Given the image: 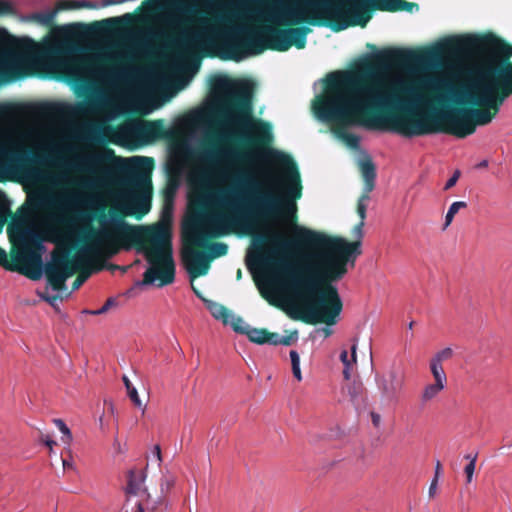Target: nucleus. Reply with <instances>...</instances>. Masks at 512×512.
<instances>
[{
    "instance_id": "nucleus-1",
    "label": "nucleus",
    "mask_w": 512,
    "mask_h": 512,
    "mask_svg": "<svg viewBox=\"0 0 512 512\" xmlns=\"http://www.w3.org/2000/svg\"><path fill=\"white\" fill-rule=\"evenodd\" d=\"M211 88L224 96L225 105L231 110V123L253 131L252 136L242 139L283 169V193L277 195L260 191L248 173L241 171L235 174L233 184L223 190L218 199L223 211L194 218L185 224L182 261L191 279L206 275L210 269L211 260L201 250L206 248L208 240L227 235L252 220L282 217L286 222L294 223L297 221L296 201L302 197L301 177L296 162L289 154L270 147L273 141L270 123L255 119L252 115L251 85L218 76L212 80Z\"/></svg>"
},
{
    "instance_id": "nucleus-2",
    "label": "nucleus",
    "mask_w": 512,
    "mask_h": 512,
    "mask_svg": "<svg viewBox=\"0 0 512 512\" xmlns=\"http://www.w3.org/2000/svg\"><path fill=\"white\" fill-rule=\"evenodd\" d=\"M393 92L401 96V115L392 118L397 132L406 136L446 133L458 138L473 134L477 126L492 122L512 96V66L487 58L470 63L464 81L454 86L439 77L419 81L395 80Z\"/></svg>"
},
{
    "instance_id": "nucleus-3",
    "label": "nucleus",
    "mask_w": 512,
    "mask_h": 512,
    "mask_svg": "<svg viewBox=\"0 0 512 512\" xmlns=\"http://www.w3.org/2000/svg\"><path fill=\"white\" fill-rule=\"evenodd\" d=\"M419 55L401 48L383 49L364 60L356 72L336 71L325 79L324 93L313 104L316 116L331 125L332 132L352 148L360 138L348 128H389L397 132L392 118L401 115V96L393 92L385 74L394 67L415 62Z\"/></svg>"
},
{
    "instance_id": "nucleus-4",
    "label": "nucleus",
    "mask_w": 512,
    "mask_h": 512,
    "mask_svg": "<svg viewBox=\"0 0 512 512\" xmlns=\"http://www.w3.org/2000/svg\"><path fill=\"white\" fill-rule=\"evenodd\" d=\"M290 223L294 225L292 240L279 233L267 240L282 250L300 245L313 252L303 267H293L278 259L270 261L284 284L302 301L289 315L307 324L334 325L343 308L334 283L347 274L349 267H355L357 257L362 254L361 243L298 226L296 221Z\"/></svg>"
},
{
    "instance_id": "nucleus-5",
    "label": "nucleus",
    "mask_w": 512,
    "mask_h": 512,
    "mask_svg": "<svg viewBox=\"0 0 512 512\" xmlns=\"http://www.w3.org/2000/svg\"><path fill=\"white\" fill-rule=\"evenodd\" d=\"M133 206L134 210L129 211L111 208L109 210V216L112 219L110 227L97 230L88 226L84 236L87 246L80 254L70 256L68 251L52 254V260L45 265L44 272L53 290H64L67 279L75 273L78 275L72 283V290L79 289L92 273L89 256L98 254L113 256L121 249L129 250L132 247L144 253L146 260L151 264V267L144 272L142 284H152L156 279L159 280L160 287L173 283L175 264L169 227L160 223L144 226L125 222L126 215L136 214L137 218H141L150 209L149 201L145 198L135 199Z\"/></svg>"
},
{
    "instance_id": "nucleus-6",
    "label": "nucleus",
    "mask_w": 512,
    "mask_h": 512,
    "mask_svg": "<svg viewBox=\"0 0 512 512\" xmlns=\"http://www.w3.org/2000/svg\"><path fill=\"white\" fill-rule=\"evenodd\" d=\"M414 8L418 4L406 0H291L276 3L274 14L286 26L307 23L340 32L351 26L364 28L375 10L412 12Z\"/></svg>"
},
{
    "instance_id": "nucleus-7",
    "label": "nucleus",
    "mask_w": 512,
    "mask_h": 512,
    "mask_svg": "<svg viewBox=\"0 0 512 512\" xmlns=\"http://www.w3.org/2000/svg\"><path fill=\"white\" fill-rule=\"evenodd\" d=\"M311 30L306 26L281 29L278 27H266L263 29L264 42L250 35L240 37L245 31L238 29L233 35L225 37L219 42L222 58L225 60L240 61L245 53L259 54L265 49L285 52L292 46L304 49L306 36Z\"/></svg>"
},
{
    "instance_id": "nucleus-8",
    "label": "nucleus",
    "mask_w": 512,
    "mask_h": 512,
    "mask_svg": "<svg viewBox=\"0 0 512 512\" xmlns=\"http://www.w3.org/2000/svg\"><path fill=\"white\" fill-rule=\"evenodd\" d=\"M57 164L45 151L0 141V182L17 176L27 182H53L48 167Z\"/></svg>"
},
{
    "instance_id": "nucleus-9",
    "label": "nucleus",
    "mask_w": 512,
    "mask_h": 512,
    "mask_svg": "<svg viewBox=\"0 0 512 512\" xmlns=\"http://www.w3.org/2000/svg\"><path fill=\"white\" fill-rule=\"evenodd\" d=\"M21 267L12 264L7 259V253L0 247V265L8 271H18L31 280H39L43 273L41 254L34 250H26L20 257Z\"/></svg>"
},
{
    "instance_id": "nucleus-10",
    "label": "nucleus",
    "mask_w": 512,
    "mask_h": 512,
    "mask_svg": "<svg viewBox=\"0 0 512 512\" xmlns=\"http://www.w3.org/2000/svg\"><path fill=\"white\" fill-rule=\"evenodd\" d=\"M145 481V474L143 471L131 469L127 473V486L126 494L127 500L123 505L121 512H144L142 501L139 499H133V497L146 496V489L143 487Z\"/></svg>"
},
{
    "instance_id": "nucleus-11",
    "label": "nucleus",
    "mask_w": 512,
    "mask_h": 512,
    "mask_svg": "<svg viewBox=\"0 0 512 512\" xmlns=\"http://www.w3.org/2000/svg\"><path fill=\"white\" fill-rule=\"evenodd\" d=\"M113 149L104 147L99 152H93L78 159L77 168L91 175H98L114 162L119 161Z\"/></svg>"
},
{
    "instance_id": "nucleus-12",
    "label": "nucleus",
    "mask_w": 512,
    "mask_h": 512,
    "mask_svg": "<svg viewBox=\"0 0 512 512\" xmlns=\"http://www.w3.org/2000/svg\"><path fill=\"white\" fill-rule=\"evenodd\" d=\"M360 172L364 181L363 193L357 201L356 212L360 220L366 219L367 203L370 193L375 187L376 167L371 158L367 157L359 162Z\"/></svg>"
},
{
    "instance_id": "nucleus-13",
    "label": "nucleus",
    "mask_w": 512,
    "mask_h": 512,
    "mask_svg": "<svg viewBox=\"0 0 512 512\" xmlns=\"http://www.w3.org/2000/svg\"><path fill=\"white\" fill-rule=\"evenodd\" d=\"M241 158L240 154L220 147L214 141H209L202 151V159L210 164L230 163Z\"/></svg>"
},
{
    "instance_id": "nucleus-14",
    "label": "nucleus",
    "mask_w": 512,
    "mask_h": 512,
    "mask_svg": "<svg viewBox=\"0 0 512 512\" xmlns=\"http://www.w3.org/2000/svg\"><path fill=\"white\" fill-rule=\"evenodd\" d=\"M377 386L382 400L391 402L396 399L397 393L402 388V379L398 377L396 371L391 370L387 375L377 378Z\"/></svg>"
},
{
    "instance_id": "nucleus-15",
    "label": "nucleus",
    "mask_w": 512,
    "mask_h": 512,
    "mask_svg": "<svg viewBox=\"0 0 512 512\" xmlns=\"http://www.w3.org/2000/svg\"><path fill=\"white\" fill-rule=\"evenodd\" d=\"M204 39L202 31H184L175 39V48L183 55H190L200 46Z\"/></svg>"
},
{
    "instance_id": "nucleus-16",
    "label": "nucleus",
    "mask_w": 512,
    "mask_h": 512,
    "mask_svg": "<svg viewBox=\"0 0 512 512\" xmlns=\"http://www.w3.org/2000/svg\"><path fill=\"white\" fill-rule=\"evenodd\" d=\"M138 134L147 141L168 137V132L162 120L143 122L138 128Z\"/></svg>"
},
{
    "instance_id": "nucleus-17",
    "label": "nucleus",
    "mask_w": 512,
    "mask_h": 512,
    "mask_svg": "<svg viewBox=\"0 0 512 512\" xmlns=\"http://www.w3.org/2000/svg\"><path fill=\"white\" fill-rule=\"evenodd\" d=\"M245 335L251 342L260 345L271 344L272 338H275V336H273V332H270L265 328H252L251 326H249Z\"/></svg>"
},
{
    "instance_id": "nucleus-18",
    "label": "nucleus",
    "mask_w": 512,
    "mask_h": 512,
    "mask_svg": "<svg viewBox=\"0 0 512 512\" xmlns=\"http://www.w3.org/2000/svg\"><path fill=\"white\" fill-rule=\"evenodd\" d=\"M207 308L215 319L221 320L223 324L228 325L231 311L227 307L217 302L207 301Z\"/></svg>"
},
{
    "instance_id": "nucleus-19",
    "label": "nucleus",
    "mask_w": 512,
    "mask_h": 512,
    "mask_svg": "<svg viewBox=\"0 0 512 512\" xmlns=\"http://www.w3.org/2000/svg\"><path fill=\"white\" fill-rule=\"evenodd\" d=\"M363 389V384L361 382L353 381L343 387V393H346L349 396L350 401L354 405H357L362 399Z\"/></svg>"
},
{
    "instance_id": "nucleus-20",
    "label": "nucleus",
    "mask_w": 512,
    "mask_h": 512,
    "mask_svg": "<svg viewBox=\"0 0 512 512\" xmlns=\"http://www.w3.org/2000/svg\"><path fill=\"white\" fill-rule=\"evenodd\" d=\"M445 386V384H439V382H434L432 384L426 385L421 394L422 403L426 404L432 401L445 388Z\"/></svg>"
},
{
    "instance_id": "nucleus-21",
    "label": "nucleus",
    "mask_w": 512,
    "mask_h": 512,
    "mask_svg": "<svg viewBox=\"0 0 512 512\" xmlns=\"http://www.w3.org/2000/svg\"><path fill=\"white\" fill-rule=\"evenodd\" d=\"M205 249L207 250L206 253L211 261L214 260L215 258H219L226 255L228 252L227 244L222 242L209 243V240L207 241Z\"/></svg>"
},
{
    "instance_id": "nucleus-22",
    "label": "nucleus",
    "mask_w": 512,
    "mask_h": 512,
    "mask_svg": "<svg viewBox=\"0 0 512 512\" xmlns=\"http://www.w3.org/2000/svg\"><path fill=\"white\" fill-rule=\"evenodd\" d=\"M95 4L90 1L63 0L58 3V9H79V8H95Z\"/></svg>"
},
{
    "instance_id": "nucleus-23",
    "label": "nucleus",
    "mask_w": 512,
    "mask_h": 512,
    "mask_svg": "<svg viewBox=\"0 0 512 512\" xmlns=\"http://www.w3.org/2000/svg\"><path fill=\"white\" fill-rule=\"evenodd\" d=\"M430 370L434 377L435 382H439V384L442 383V384L446 385L447 376L445 374V371H444L441 363L436 362L431 359L430 360Z\"/></svg>"
},
{
    "instance_id": "nucleus-24",
    "label": "nucleus",
    "mask_w": 512,
    "mask_h": 512,
    "mask_svg": "<svg viewBox=\"0 0 512 512\" xmlns=\"http://www.w3.org/2000/svg\"><path fill=\"white\" fill-rule=\"evenodd\" d=\"M123 382H124V385L126 387L128 396L131 399V401L133 402V404L136 407L141 408L142 407V401L139 398L138 392H137L136 388L132 385V383L129 380V378L127 376H125V375L123 376Z\"/></svg>"
},
{
    "instance_id": "nucleus-25",
    "label": "nucleus",
    "mask_w": 512,
    "mask_h": 512,
    "mask_svg": "<svg viewBox=\"0 0 512 512\" xmlns=\"http://www.w3.org/2000/svg\"><path fill=\"white\" fill-rule=\"evenodd\" d=\"M466 207H467V203L464 202V201L453 202L450 205V207H449V209L447 211V214L445 216L444 229L447 228L451 224L454 216L459 212V210L462 209V208H466Z\"/></svg>"
},
{
    "instance_id": "nucleus-26",
    "label": "nucleus",
    "mask_w": 512,
    "mask_h": 512,
    "mask_svg": "<svg viewBox=\"0 0 512 512\" xmlns=\"http://www.w3.org/2000/svg\"><path fill=\"white\" fill-rule=\"evenodd\" d=\"M273 336H275V338H272L271 345H280L281 344V345L289 346L294 341L297 340L298 333H297V331H293L289 335L280 336L278 333L273 332Z\"/></svg>"
},
{
    "instance_id": "nucleus-27",
    "label": "nucleus",
    "mask_w": 512,
    "mask_h": 512,
    "mask_svg": "<svg viewBox=\"0 0 512 512\" xmlns=\"http://www.w3.org/2000/svg\"><path fill=\"white\" fill-rule=\"evenodd\" d=\"M228 324H230L232 326L233 330L236 333L243 334V335H245L246 331L248 330V328L250 326L243 320V318H241L240 316H235L232 313H231V317H230V322Z\"/></svg>"
},
{
    "instance_id": "nucleus-28",
    "label": "nucleus",
    "mask_w": 512,
    "mask_h": 512,
    "mask_svg": "<svg viewBox=\"0 0 512 512\" xmlns=\"http://www.w3.org/2000/svg\"><path fill=\"white\" fill-rule=\"evenodd\" d=\"M291 365H292V373L294 377L298 380H302V374L300 369V356L297 351L291 350L290 353Z\"/></svg>"
},
{
    "instance_id": "nucleus-29",
    "label": "nucleus",
    "mask_w": 512,
    "mask_h": 512,
    "mask_svg": "<svg viewBox=\"0 0 512 512\" xmlns=\"http://www.w3.org/2000/svg\"><path fill=\"white\" fill-rule=\"evenodd\" d=\"M132 184L134 187L142 189V190H151V180L149 177L143 174H137L133 180Z\"/></svg>"
},
{
    "instance_id": "nucleus-30",
    "label": "nucleus",
    "mask_w": 512,
    "mask_h": 512,
    "mask_svg": "<svg viewBox=\"0 0 512 512\" xmlns=\"http://www.w3.org/2000/svg\"><path fill=\"white\" fill-rule=\"evenodd\" d=\"M55 17V11L35 13L32 15V19L46 26H50L53 23Z\"/></svg>"
},
{
    "instance_id": "nucleus-31",
    "label": "nucleus",
    "mask_w": 512,
    "mask_h": 512,
    "mask_svg": "<svg viewBox=\"0 0 512 512\" xmlns=\"http://www.w3.org/2000/svg\"><path fill=\"white\" fill-rule=\"evenodd\" d=\"M477 456H478V454H475L474 456H471V455L465 456V459L469 460V463L464 468V472H465L466 478H467V483H470L472 481V477H473L475 466H476Z\"/></svg>"
},
{
    "instance_id": "nucleus-32",
    "label": "nucleus",
    "mask_w": 512,
    "mask_h": 512,
    "mask_svg": "<svg viewBox=\"0 0 512 512\" xmlns=\"http://www.w3.org/2000/svg\"><path fill=\"white\" fill-rule=\"evenodd\" d=\"M356 350H357V344L354 343L351 347V359L348 358V352L347 350H343L340 354V360L343 363L344 366H352V364L356 363Z\"/></svg>"
},
{
    "instance_id": "nucleus-33",
    "label": "nucleus",
    "mask_w": 512,
    "mask_h": 512,
    "mask_svg": "<svg viewBox=\"0 0 512 512\" xmlns=\"http://www.w3.org/2000/svg\"><path fill=\"white\" fill-rule=\"evenodd\" d=\"M175 485V478L171 475L164 476L160 482V491L163 497L170 492Z\"/></svg>"
},
{
    "instance_id": "nucleus-34",
    "label": "nucleus",
    "mask_w": 512,
    "mask_h": 512,
    "mask_svg": "<svg viewBox=\"0 0 512 512\" xmlns=\"http://www.w3.org/2000/svg\"><path fill=\"white\" fill-rule=\"evenodd\" d=\"M132 20H133V15L130 13H126L121 17L109 18V19L105 20V22L112 23V24H115L118 26H124V25H129L132 22Z\"/></svg>"
},
{
    "instance_id": "nucleus-35",
    "label": "nucleus",
    "mask_w": 512,
    "mask_h": 512,
    "mask_svg": "<svg viewBox=\"0 0 512 512\" xmlns=\"http://www.w3.org/2000/svg\"><path fill=\"white\" fill-rule=\"evenodd\" d=\"M453 356V350L450 347H446L439 352H437L433 357L432 360L443 363L444 361H447L451 359Z\"/></svg>"
},
{
    "instance_id": "nucleus-36",
    "label": "nucleus",
    "mask_w": 512,
    "mask_h": 512,
    "mask_svg": "<svg viewBox=\"0 0 512 512\" xmlns=\"http://www.w3.org/2000/svg\"><path fill=\"white\" fill-rule=\"evenodd\" d=\"M131 48L143 54H147L149 52L147 43L142 39H132Z\"/></svg>"
},
{
    "instance_id": "nucleus-37",
    "label": "nucleus",
    "mask_w": 512,
    "mask_h": 512,
    "mask_svg": "<svg viewBox=\"0 0 512 512\" xmlns=\"http://www.w3.org/2000/svg\"><path fill=\"white\" fill-rule=\"evenodd\" d=\"M17 111V107L14 105H0V119L8 118L15 114Z\"/></svg>"
},
{
    "instance_id": "nucleus-38",
    "label": "nucleus",
    "mask_w": 512,
    "mask_h": 512,
    "mask_svg": "<svg viewBox=\"0 0 512 512\" xmlns=\"http://www.w3.org/2000/svg\"><path fill=\"white\" fill-rule=\"evenodd\" d=\"M54 423L56 424L58 429L63 433V435L66 436L67 439L64 441L69 442L72 438V435L67 425L61 419H54Z\"/></svg>"
},
{
    "instance_id": "nucleus-39",
    "label": "nucleus",
    "mask_w": 512,
    "mask_h": 512,
    "mask_svg": "<svg viewBox=\"0 0 512 512\" xmlns=\"http://www.w3.org/2000/svg\"><path fill=\"white\" fill-rule=\"evenodd\" d=\"M188 120L192 124H199L204 121V113L202 111H195L188 116Z\"/></svg>"
},
{
    "instance_id": "nucleus-40",
    "label": "nucleus",
    "mask_w": 512,
    "mask_h": 512,
    "mask_svg": "<svg viewBox=\"0 0 512 512\" xmlns=\"http://www.w3.org/2000/svg\"><path fill=\"white\" fill-rule=\"evenodd\" d=\"M461 173L459 170H456L453 175L448 179V181L446 182L445 186H444V190H449L451 189L453 186L456 185L459 177H460Z\"/></svg>"
},
{
    "instance_id": "nucleus-41",
    "label": "nucleus",
    "mask_w": 512,
    "mask_h": 512,
    "mask_svg": "<svg viewBox=\"0 0 512 512\" xmlns=\"http://www.w3.org/2000/svg\"><path fill=\"white\" fill-rule=\"evenodd\" d=\"M13 11V7L9 1L0 0V15L10 14Z\"/></svg>"
},
{
    "instance_id": "nucleus-42",
    "label": "nucleus",
    "mask_w": 512,
    "mask_h": 512,
    "mask_svg": "<svg viewBox=\"0 0 512 512\" xmlns=\"http://www.w3.org/2000/svg\"><path fill=\"white\" fill-rule=\"evenodd\" d=\"M116 305V301L114 298H108L104 305L98 309V313L104 314L106 313L111 307Z\"/></svg>"
},
{
    "instance_id": "nucleus-43",
    "label": "nucleus",
    "mask_w": 512,
    "mask_h": 512,
    "mask_svg": "<svg viewBox=\"0 0 512 512\" xmlns=\"http://www.w3.org/2000/svg\"><path fill=\"white\" fill-rule=\"evenodd\" d=\"M10 39V35L5 29H0V47L5 46Z\"/></svg>"
},
{
    "instance_id": "nucleus-44",
    "label": "nucleus",
    "mask_w": 512,
    "mask_h": 512,
    "mask_svg": "<svg viewBox=\"0 0 512 512\" xmlns=\"http://www.w3.org/2000/svg\"><path fill=\"white\" fill-rule=\"evenodd\" d=\"M6 201L7 200H6V196H5L4 192H2L0 190V211H3L5 216L7 215V212H8Z\"/></svg>"
},
{
    "instance_id": "nucleus-45",
    "label": "nucleus",
    "mask_w": 512,
    "mask_h": 512,
    "mask_svg": "<svg viewBox=\"0 0 512 512\" xmlns=\"http://www.w3.org/2000/svg\"><path fill=\"white\" fill-rule=\"evenodd\" d=\"M364 224H365V220H360V222L354 227V231L359 236V239H357L356 241H361V238H362V235H363L362 229L364 227ZM360 243L362 244V242H360Z\"/></svg>"
},
{
    "instance_id": "nucleus-46",
    "label": "nucleus",
    "mask_w": 512,
    "mask_h": 512,
    "mask_svg": "<svg viewBox=\"0 0 512 512\" xmlns=\"http://www.w3.org/2000/svg\"><path fill=\"white\" fill-rule=\"evenodd\" d=\"M38 204L42 207H47L52 204V200L49 196H41L38 199Z\"/></svg>"
},
{
    "instance_id": "nucleus-47",
    "label": "nucleus",
    "mask_w": 512,
    "mask_h": 512,
    "mask_svg": "<svg viewBox=\"0 0 512 512\" xmlns=\"http://www.w3.org/2000/svg\"><path fill=\"white\" fill-rule=\"evenodd\" d=\"M371 421L375 427H379L381 423V416L376 412H371Z\"/></svg>"
},
{
    "instance_id": "nucleus-48",
    "label": "nucleus",
    "mask_w": 512,
    "mask_h": 512,
    "mask_svg": "<svg viewBox=\"0 0 512 512\" xmlns=\"http://www.w3.org/2000/svg\"><path fill=\"white\" fill-rule=\"evenodd\" d=\"M41 441L44 442L48 447L52 448L56 442L50 438L49 435H41Z\"/></svg>"
},
{
    "instance_id": "nucleus-49",
    "label": "nucleus",
    "mask_w": 512,
    "mask_h": 512,
    "mask_svg": "<svg viewBox=\"0 0 512 512\" xmlns=\"http://www.w3.org/2000/svg\"><path fill=\"white\" fill-rule=\"evenodd\" d=\"M437 484H438V480L437 479H433L431 484H430V487H429V496L430 497H433L436 493V489H437Z\"/></svg>"
},
{
    "instance_id": "nucleus-50",
    "label": "nucleus",
    "mask_w": 512,
    "mask_h": 512,
    "mask_svg": "<svg viewBox=\"0 0 512 512\" xmlns=\"http://www.w3.org/2000/svg\"><path fill=\"white\" fill-rule=\"evenodd\" d=\"M97 218L98 220L103 223V221L105 220L106 218V215H105V208L104 207H100L97 209Z\"/></svg>"
},
{
    "instance_id": "nucleus-51",
    "label": "nucleus",
    "mask_w": 512,
    "mask_h": 512,
    "mask_svg": "<svg viewBox=\"0 0 512 512\" xmlns=\"http://www.w3.org/2000/svg\"><path fill=\"white\" fill-rule=\"evenodd\" d=\"M153 454L157 458V461L160 463L162 461V457H161V448L159 445L154 446Z\"/></svg>"
},
{
    "instance_id": "nucleus-52",
    "label": "nucleus",
    "mask_w": 512,
    "mask_h": 512,
    "mask_svg": "<svg viewBox=\"0 0 512 512\" xmlns=\"http://www.w3.org/2000/svg\"><path fill=\"white\" fill-rule=\"evenodd\" d=\"M343 377L345 380H349L351 378V366H344Z\"/></svg>"
},
{
    "instance_id": "nucleus-53",
    "label": "nucleus",
    "mask_w": 512,
    "mask_h": 512,
    "mask_svg": "<svg viewBox=\"0 0 512 512\" xmlns=\"http://www.w3.org/2000/svg\"><path fill=\"white\" fill-rule=\"evenodd\" d=\"M133 59L132 55H125L118 59V62L121 64H125Z\"/></svg>"
},
{
    "instance_id": "nucleus-54",
    "label": "nucleus",
    "mask_w": 512,
    "mask_h": 512,
    "mask_svg": "<svg viewBox=\"0 0 512 512\" xmlns=\"http://www.w3.org/2000/svg\"><path fill=\"white\" fill-rule=\"evenodd\" d=\"M441 469H442L441 463H440V461H437L436 462V467H435V477H434V479L438 480L440 472H441Z\"/></svg>"
},
{
    "instance_id": "nucleus-55",
    "label": "nucleus",
    "mask_w": 512,
    "mask_h": 512,
    "mask_svg": "<svg viewBox=\"0 0 512 512\" xmlns=\"http://www.w3.org/2000/svg\"><path fill=\"white\" fill-rule=\"evenodd\" d=\"M5 222H6V216L4 215L3 211H0V232L3 229Z\"/></svg>"
},
{
    "instance_id": "nucleus-56",
    "label": "nucleus",
    "mask_w": 512,
    "mask_h": 512,
    "mask_svg": "<svg viewBox=\"0 0 512 512\" xmlns=\"http://www.w3.org/2000/svg\"><path fill=\"white\" fill-rule=\"evenodd\" d=\"M170 212H171V204L169 203H166L165 204V207H164V211H163V214L166 216H169L170 215Z\"/></svg>"
},
{
    "instance_id": "nucleus-57",
    "label": "nucleus",
    "mask_w": 512,
    "mask_h": 512,
    "mask_svg": "<svg viewBox=\"0 0 512 512\" xmlns=\"http://www.w3.org/2000/svg\"><path fill=\"white\" fill-rule=\"evenodd\" d=\"M116 3H118V1H116V0H104L103 5L108 6V5H113Z\"/></svg>"
},
{
    "instance_id": "nucleus-58",
    "label": "nucleus",
    "mask_w": 512,
    "mask_h": 512,
    "mask_svg": "<svg viewBox=\"0 0 512 512\" xmlns=\"http://www.w3.org/2000/svg\"><path fill=\"white\" fill-rule=\"evenodd\" d=\"M6 72L0 69V83L5 81Z\"/></svg>"
},
{
    "instance_id": "nucleus-59",
    "label": "nucleus",
    "mask_w": 512,
    "mask_h": 512,
    "mask_svg": "<svg viewBox=\"0 0 512 512\" xmlns=\"http://www.w3.org/2000/svg\"><path fill=\"white\" fill-rule=\"evenodd\" d=\"M84 312L91 314V315H101V313H98V309L97 310H85Z\"/></svg>"
},
{
    "instance_id": "nucleus-60",
    "label": "nucleus",
    "mask_w": 512,
    "mask_h": 512,
    "mask_svg": "<svg viewBox=\"0 0 512 512\" xmlns=\"http://www.w3.org/2000/svg\"><path fill=\"white\" fill-rule=\"evenodd\" d=\"M135 160L136 161H141V162H144V161L152 162V159L146 158V157H137V158H135Z\"/></svg>"
},
{
    "instance_id": "nucleus-61",
    "label": "nucleus",
    "mask_w": 512,
    "mask_h": 512,
    "mask_svg": "<svg viewBox=\"0 0 512 512\" xmlns=\"http://www.w3.org/2000/svg\"><path fill=\"white\" fill-rule=\"evenodd\" d=\"M323 331L326 337L332 334V330L330 328H324Z\"/></svg>"
},
{
    "instance_id": "nucleus-62",
    "label": "nucleus",
    "mask_w": 512,
    "mask_h": 512,
    "mask_svg": "<svg viewBox=\"0 0 512 512\" xmlns=\"http://www.w3.org/2000/svg\"><path fill=\"white\" fill-rule=\"evenodd\" d=\"M44 299H45L46 301H48V302H50V303H51L52 301L57 300V299H58V296H53V297H44Z\"/></svg>"
},
{
    "instance_id": "nucleus-63",
    "label": "nucleus",
    "mask_w": 512,
    "mask_h": 512,
    "mask_svg": "<svg viewBox=\"0 0 512 512\" xmlns=\"http://www.w3.org/2000/svg\"><path fill=\"white\" fill-rule=\"evenodd\" d=\"M86 110H87V107H86V106H84V105H83V106H79V107H78V111H79L80 113H85V112H86Z\"/></svg>"
},
{
    "instance_id": "nucleus-64",
    "label": "nucleus",
    "mask_w": 512,
    "mask_h": 512,
    "mask_svg": "<svg viewBox=\"0 0 512 512\" xmlns=\"http://www.w3.org/2000/svg\"><path fill=\"white\" fill-rule=\"evenodd\" d=\"M488 165V162L486 160L482 161L479 166L480 167H486Z\"/></svg>"
}]
</instances>
